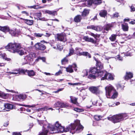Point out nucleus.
I'll return each instance as SVG.
<instances>
[{
  "label": "nucleus",
  "mask_w": 135,
  "mask_h": 135,
  "mask_svg": "<svg viewBox=\"0 0 135 135\" xmlns=\"http://www.w3.org/2000/svg\"><path fill=\"white\" fill-rule=\"evenodd\" d=\"M77 128L75 132L78 133L81 131L83 128V127L81 125L80 123V121L79 120H77L75 121L73 124H71L70 126L67 127L65 128L61 126L58 121L56 122L55 126L49 125L47 127L49 128V132L50 131H53V132H51L50 133H61L64 132H67L69 131L70 129L74 130L76 127Z\"/></svg>",
  "instance_id": "f257e3e1"
},
{
  "label": "nucleus",
  "mask_w": 135,
  "mask_h": 135,
  "mask_svg": "<svg viewBox=\"0 0 135 135\" xmlns=\"http://www.w3.org/2000/svg\"><path fill=\"white\" fill-rule=\"evenodd\" d=\"M5 48L10 52L14 53H17L20 55H22L24 54V49L21 48L20 44L18 43H10Z\"/></svg>",
  "instance_id": "f03ea898"
},
{
  "label": "nucleus",
  "mask_w": 135,
  "mask_h": 135,
  "mask_svg": "<svg viewBox=\"0 0 135 135\" xmlns=\"http://www.w3.org/2000/svg\"><path fill=\"white\" fill-rule=\"evenodd\" d=\"M106 95L107 98L112 99L116 98L118 95V93L114 88L111 85L107 86L105 88Z\"/></svg>",
  "instance_id": "7ed1b4c3"
},
{
  "label": "nucleus",
  "mask_w": 135,
  "mask_h": 135,
  "mask_svg": "<svg viewBox=\"0 0 135 135\" xmlns=\"http://www.w3.org/2000/svg\"><path fill=\"white\" fill-rule=\"evenodd\" d=\"M126 116L127 114L126 113H121L108 117V119L113 123H115L122 120Z\"/></svg>",
  "instance_id": "20e7f679"
},
{
  "label": "nucleus",
  "mask_w": 135,
  "mask_h": 135,
  "mask_svg": "<svg viewBox=\"0 0 135 135\" xmlns=\"http://www.w3.org/2000/svg\"><path fill=\"white\" fill-rule=\"evenodd\" d=\"M34 56V54L32 52L26 56L22 60L23 62V64H25L32 61L33 60V57Z\"/></svg>",
  "instance_id": "39448f33"
},
{
  "label": "nucleus",
  "mask_w": 135,
  "mask_h": 135,
  "mask_svg": "<svg viewBox=\"0 0 135 135\" xmlns=\"http://www.w3.org/2000/svg\"><path fill=\"white\" fill-rule=\"evenodd\" d=\"M87 1L88 4L89 6H91L92 4L96 5L100 4L102 3L101 0H80V1Z\"/></svg>",
  "instance_id": "423d86ee"
},
{
  "label": "nucleus",
  "mask_w": 135,
  "mask_h": 135,
  "mask_svg": "<svg viewBox=\"0 0 135 135\" xmlns=\"http://www.w3.org/2000/svg\"><path fill=\"white\" fill-rule=\"evenodd\" d=\"M114 75L110 73L106 72L104 76L101 78V80L107 79L108 80H112L114 79Z\"/></svg>",
  "instance_id": "0eeeda50"
},
{
  "label": "nucleus",
  "mask_w": 135,
  "mask_h": 135,
  "mask_svg": "<svg viewBox=\"0 0 135 135\" xmlns=\"http://www.w3.org/2000/svg\"><path fill=\"white\" fill-rule=\"evenodd\" d=\"M77 68V65L76 64L74 63L71 65H69V66L66 68V70L67 72L70 73H72L73 72V68L75 71L77 70L76 68Z\"/></svg>",
  "instance_id": "6e6552de"
},
{
  "label": "nucleus",
  "mask_w": 135,
  "mask_h": 135,
  "mask_svg": "<svg viewBox=\"0 0 135 135\" xmlns=\"http://www.w3.org/2000/svg\"><path fill=\"white\" fill-rule=\"evenodd\" d=\"M16 17L18 18V20L20 21H21V22H23L22 21H23L25 23L28 25H31L33 24V20L23 19L17 16H16Z\"/></svg>",
  "instance_id": "1a4fd4ad"
},
{
  "label": "nucleus",
  "mask_w": 135,
  "mask_h": 135,
  "mask_svg": "<svg viewBox=\"0 0 135 135\" xmlns=\"http://www.w3.org/2000/svg\"><path fill=\"white\" fill-rule=\"evenodd\" d=\"M89 90L92 93L97 95L99 94L100 92L98 87L92 86L89 88Z\"/></svg>",
  "instance_id": "9d476101"
},
{
  "label": "nucleus",
  "mask_w": 135,
  "mask_h": 135,
  "mask_svg": "<svg viewBox=\"0 0 135 135\" xmlns=\"http://www.w3.org/2000/svg\"><path fill=\"white\" fill-rule=\"evenodd\" d=\"M91 101L92 102V104L96 106H101L103 102V101L100 98L98 100H96L94 99H93Z\"/></svg>",
  "instance_id": "9b49d317"
},
{
  "label": "nucleus",
  "mask_w": 135,
  "mask_h": 135,
  "mask_svg": "<svg viewBox=\"0 0 135 135\" xmlns=\"http://www.w3.org/2000/svg\"><path fill=\"white\" fill-rule=\"evenodd\" d=\"M57 38L58 40L65 42L66 41V34L63 33L57 34Z\"/></svg>",
  "instance_id": "f8f14e48"
},
{
  "label": "nucleus",
  "mask_w": 135,
  "mask_h": 135,
  "mask_svg": "<svg viewBox=\"0 0 135 135\" xmlns=\"http://www.w3.org/2000/svg\"><path fill=\"white\" fill-rule=\"evenodd\" d=\"M25 72V69H22L21 70H20L18 69H16L13 70L12 72H7V73L10 75L12 74L16 75L21 73H24Z\"/></svg>",
  "instance_id": "ddd939ff"
},
{
  "label": "nucleus",
  "mask_w": 135,
  "mask_h": 135,
  "mask_svg": "<svg viewBox=\"0 0 135 135\" xmlns=\"http://www.w3.org/2000/svg\"><path fill=\"white\" fill-rule=\"evenodd\" d=\"M35 48L37 49L43 50L46 49L45 46L43 44L38 42L35 45Z\"/></svg>",
  "instance_id": "4468645a"
},
{
  "label": "nucleus",
  "mask_w": 135,
  "mask_h": 135,
  "mask_svg": "<svg viewBox=\"0 0 135 135\" xmlns=\"http://www.w3.org/2000/svg\"><path fill=\"white\" fill-rule=\"evenodd\" d=\"M95 60L97 62L96 64V66H97V68L98 70H102L103 69V64L101 63L100 61L98 60L94 57Z\"/></svg>",
  "instance_id": "2eb2a0df"
},
{
  "label": "nucleus",
  "mask_w": 135,
  "mask_h": 135,
  "mask_svg": "<svg viewBox=\"0 0 135 135\" xmlns=\"http://www.w3.org/2000/svg\"><path fill=\"white\" fill-rule=\"evenodd\" d=\"M83 39L86 41L91 42L94 44H95L97 42L96 41L94 40L93 38L89 37L87 36H84Z\"/></svg>",
  "instance_id": "dca6fc26"
},
{
  "label": "nucleus",
  "mask_w": 135,
  "mask_h": 135,
  "mask_svg": "<svg viewBox=\"0 0 135 135\" xmlns=\"http://www.w3.org/2000/svg\"><path fill=\"white\" fill-rule=\"evenodd\" d=\"M50 44L51 46L53 47V48L55 49H59L60 50L61 49V47H60L59 45H57L56 42H55L54 41L51 42H50Z\"/></svg>",
  "instance_id": "f3484780"
},
{
  "label": "nucleus",
  "mask_w": 135,
  "mask_h": 135,
  "mask_svg": "<svg viewBox=\"0 0 135 135\" xmlns=\"http://www.w3.org/2000/svg\"><path fill=\"white\" fill-rule=\"evenodd\" d=\"M25 72L23 73L25 74L26 72L27 73L28 75L30 76H33L35 75V72H34L33 70H25Z\"/></svg>",
  "instance_id": "a211bd4d"
},
{
  "label": "nucleus",
  "mask_w": 135,
  "mask_h": 135,
  "mask_svg": "<svg viewBox=\"0 0 135 135\" xmlns=\"http://www.w3.org/2000/svg\"><path fill=\"white\" fill-rule=\"evenodd\" d=\"M26 97L25 94H20L19 95H16V98L19 101L21 100H23Z\"/></svg>",
  "instance_id": "6ab92c4d"
},
{
  "label": "nucleus",
  "mask_w": 135,
  "mask_h": 135,
  "mask_svg": "<svg viewBox=\"0 0 135 135\" xmlns=\"http://www.w3.org/2000/svg\"><path fill=\"white\" fill-rule=\"evenodd\" d=\"M98 70L97 68H90L89 72L92 74L97 75V73H98Z\"/></svg>",
  "instance_id": "aec40b11"
},
{
  "label": "nucleus",
  "mask_w": 135,
  "mask_h": 135,
  "mask_svg": "<svg viewBox=\"0 0 135 135\" xmlns=\"http://www.w3.org/2000/svg\"><path fill=\"white\" fill-rule=\"evenodd\" d=\"M43 11L44 12L46 13H48L50 15H53L54 16L57 15L56 12L55 11H51L47 10H44Z\"/></svg>",
  "instance_id": "412c9836"
},
{
  "label": "nucleus",
  "mask_w": 135,
  "mask_h": 135,
  "mask_svg": "<svg viewBox=\"0 0 135 135\" xmlns=\"http://www.w3.org/2000/svg\"><path fill=\"white\" fill-rule=\"evenodd\" d=\"M106 73V71H103L102 70H99L98 73H97V76H102L103 75L104 76Z\"/></svg>",
  "instance_id": "4be33fe9"
},
{
  "label": "nucleus",
  "mask_w": 135,
  "mask_h": 135,
  "mask_svg": "<svg viewBox=\"0 0 135 135\" xmlns=\"http://www.w3.org/2000/svg\"><path fill=\"white\" fill-rule=\"evenodd\" d=\"M0 30L4 32H6L9 31V28L7 26L1 27L0 26Z\"/></svg>",
  "instance_id": "5701e85b"
},
{
  "label": "nucleus",
  "mask_w": 135,
  "mask_h": 135,
  "mask_svg": "<svg viewBox=\"0 0 135 135\" xmlns=\"http://www.w3.org/2000/svg\"><path fill=\"white\" fill-rule=\"evenodd\" d=\"M114 23H112L111 24H107L105 26L104 29L105 30L107 31H108L109 30L110 28L113 27Z\"/></svg>",
  "instance_id": "b1692460"
},
{
  "label": "nucleus",
  "mask_w": 135,
  "mask_h": 135,
  "mask_svg": "<svg viewBox=\"0 0 135 135\" xmlns=\"http://www.w3.org/2000/svg\"><path fill=\"white\" fill-rule=\"evenodd\" d=\"M107 14V11L105 10H103L101 11L100 12L99 14L101 17H105Z\"/></svg>",
  "instance_id": "393cba45"
},
{
  "label": "nucleus",
  "mask_w": 135,
  "mask_h": 135,
  "mask_svg": "<svg viewBox=\"0 0 135 135\" xmlns=\"http://www.w3.org/2000/svg\"><path fill=\"white\" fill-rule=\"evenodd\" d=\"M83 55L85 56H88L89 58L91 57V55L87 52H79V55Z\"/></svg>",
  "instance_id": "a878e982"
},
{
  "label": "nucleus",
  "mask_w": 135,
  "mask_h": 135,
  "mask_svg": "<svg viewBox=\"0 0 135 135\" xmlns=\"http://www.w3.org/2000/svg\"><path fill=\"white\" fill-rule=\"evenodd\" d=\"M81 19V17L80 15H78L76 16L74 18V20L75 22H80Z\"/></svg>",
  "instance_id": "bb28decb"
},
{
  "label": "nucleus",
  "mask_w": 135,
  "mask_h": 135,
  "mask_svg": "<svg viewBox=\"0 0 135 135\" xmlns=\"http://www.w3.org/2000/svg\"><path fill=\"white\" fill-rule=\"evenodd\" d=\"M4 106L5 108L8 109H11L13 108V106L12 105L8 103L4 104Z\"/></svg>",
  "instance_id": "cd10ccee"
},
{
  "label": "nucleus",
  "mask_w": 135,
  "mask_h": 135,
  "mask_svg": "<svg viewBox=\"0 0 135 135\" xmlns=\"http://www.w3.org/2000/svg\"><path fill=\"white\" fill-rule=\"evenodd\" d=\"M49 131V130H48L43 128L42 132L40 133L39 135H47Z\"/></svg>",
  "instance_id": "c85d7f7f"
},
{
  "label": "nucleus",
  "mask_w": 135,
  "mask_h": 135,
  "mask_svg": "<svg viewBox=\"0 0 135 135\" xmlns=\"http://www.w3.org/2000/svg\"><path fill=\"white\" fill-rule=\"evenodd\" d=\"M89 75L88 76V78H89L91 79H93L96 78V77H97L96 75L93 74H92L91 73H90L89 72Z\"/></svg>",
  "instance_id": "c756f323"
},
{
  "label": "nucleus",
  "mask_w": 135,
  "mask_h": 135,
  "mask_svg": "<svg viewBox=\"0 0 135 135\" xmlns=\"http://www.w3.org/2000/svg\"><path fill=\"white\" fill-rule=\"evenodd\" d=\"M117 35L115 34H112L109 38V40L112 41H115L116 39V36Z\"/></svg>",
  "instance_id": "7c9ffc66"
},
{
  "label": "nucleus",
  "mask_w": 135,
  "mask_h": 135,
  "mask_svg": "<svg viewBox=\"0 0 135 135\" xmlns=\"http://www.w3.org/2000/svg\"><path fill=\"white\" fill-rule=\"evenodd\" d=\"M88 71L87 69L83 70L81 73L82 76L83 77L87 76L88 75Z\"/></svg>",
  "instance_id": "2f4dec72"
},
{
  "label": "nucleus",
  "mask_w": 135,
  "mask_h": 135,
  "mask_svg": "<svg viewBox=\"0 0 135 135\" xmlns=\"http://www.w3.org/2000/svg\"><path fill=\"white\" fill-rule=\"evenodd\" d=\"M70 98L71 102L74 104H76L77 103V99L72 96H71Z\"/></svg>",
  "instance_id": "473e14b6"
},
{
  "label": "nucleus",
  "mask_w": 135,
  "mask_h": 135,
  "mask_svg": "<svg viewBox=\"0 0 135 135\" xmlns=\"http://www.w3.org/2000/svg\"><path fill=\"white\" fill-rule=\"evenodd\" d=\"M133 74L131 72H127V80L133 78Z\"/></svg>",
  "instance_id": "72a5a7b5"
},
{
  "label": "nucleus",
  "mask_w": 135,
  "mask_h": 135,
  "mask_svg": "<svg viewBox=\"0 0 135 135\" xmlns=\"http://www.w3.org/2000/svg\"><path fill=\"white\" fill-rule=\"evenodd\" d=\"M89 13V11L88 9H84L82 13V15L83 16H85L87 15Z\"/></svg>",
  "instance_id": "f704fd0d"
},
{
  "label": "nucleus",
  "mask_w": 135,
  "mask_h": 135,
  "mask_svg": "<svg viewBox=\"0 0 135 135\" xmlns=\"http://www.w3.org/2000/svg\"><path fill=\"white\" fill-rule=\"evenodd\" d=\"M69 106V105L68 103H61V108H67Z\"/></svg>",
  "instance_id": "c9c22d12"
},
{
  "label": "nucleus",
  "mask_w": 135,
  "mask_h": 135,
  "mask_svg": "<svg viewBox=\"0 0 135 135\" xmlns=\"http://www.w3.org/2000/svg\"><path fill=\"white\" fill-rule=\"evenodd\" d=\"M102 118V117L99 115H95L94 116V118L95 119L97 120H99L101 119V118Z\"/></svg>",
  "instance_id": "e433bc0d"
},
{
  "label": "nucleus",
  "mask_w": 135,
  "mask_h": 135,
  "mask_svg": "<svg viewBox=\"0 0 135 135\" xmlns=\"http://www.w3.org/2000/svg\"><path fill=\"white\" fill-rule=\"evenodd\" d=\"M34 35L37 37H41L44 35V34L42 33H34Z\"/></svg>",
  "instance_id": "4c0bfd02"
},
{
  "label": "nucleus",
  "mask_w": 135,
  "mask_h": 135,
  "mask_svg": "<svg viewBox=\"0 0 135 135\" xmlns=\"http://www.w3.org/2000/svg\"><path fill=\"white\" fill-rule=\"evenodd\" d=\"M68 60L66 58H64L61 60V63L62 64H65L68 62Z\"/></svg>",
  "instance_id": "58836bf2"
},
{
  "label": "nucleus",
  "mask_w": 135,
  "mask_h": 135,
  "mask_svg": "<svg viewBox=\"0 0 135 135\" xmlns=\"http://www.w3.org/2000/svg\"><path fill=\"white\" fill-rule=\"evenodd\" d=\"M74 49L71 48L70 49V52L69 54L68 55V56H70L71 55L74 54Z\"/></svg>",
  "instance_id": "ea45409f"
},
{
  "label": "nucleus",
  "mask_w": 135,
  "mask_h": 135,
  "mask_svg": "<svg viewBox=\"0 0 135 135\" xmlns=\"http://www.w3.org/2000/svg\"><path fill=\"white\" fill-rule=\"evenodd\" d=\"M20 105H21L22 106H24L26 107H34L36 106V105L35 104L32 105H24V104H20Z\"/></svg>",
  "instance_id": "a19ab883"
},
{
  "label": "nucleus",
  "mask_w": 135,
  "mask_h": 135,
  "mask_svg": "<svg viewBox=\"0 0 135 135\" xmlns=\"http://www.w3.org/2000/svg\"><path fill=\"white\" fill-rule=\"evenodd\" d=\"M61 103L59 102H58L54 104V106L56 108L61 107Z\"/></svg>",
  "instance_id": "79ce46f5"
},
{
  "label": "nucleus",
  "mask_w": 135,
  "mask_h": 135,
  "mask_svg": "<svg viewBox=\"0 0 135 135\" xmlns=\"http://www.w3.org/2000/svg\"><path fill=\"white\" fill-rule=\"evenodd\" d=\"M88 33L89 35L93 37H94V38H96V37H97V35H95L91 32H89Z\"/></svg>",
  "instance_id": "37998d69"
},
{
  "label": "nucleus",
  "mask_w": 135,
  "mask_h": 135,
  "mask_svg": "<svg viewBox=\"0 0 135 135\" xmlns=\"http://www.w3.org/2000/svg\"><path fill=\"white\" fill-rule=\"evenodd\" d=\"M39 59L42 60L43 62H45V57H38V59L36 60V61H38Z\"/></svg>",
  "instance_id": "c03bdc74"
},
{
  "label": "nucleus",
  "mask_w": 135,
  "mask_h": 135,
  "mask_svg": "<svg viewBox=\"0 0 135 135\" xmlns=\"http://www.w3.org/2000/svg\"><path fill=\"white\" fill-rule=\"evenodd\" d=\"M75 50L76 51L77 53H78L79 55V52H80L82 51V50L80 48L77 47L76 48Z\"/></svg>",
  "instance_id": "a18cd8bd"
},
{
  "label": "nucleus",
  "mask_w": 135,
  "mask_h": 135,
  "mask_svg": "<svg viewBox=\"0 0 135 135\" xmlns=\"http://www.w3.org/2000/svg\"><path fill=\"white\" fill-rule=\"evenodd\" d=\"M116 59L118 60L122 61L123 58L122 57L120 56L119 55H117L116 57Z\"/></svg>",
  "instance_id": "49530a36"
},
{
  "label": "nucleus",
  "mask_w": 135,
  "mask_h": 135,
  "mask_svg": "<svg viewBox=\"0 0 135 135\" xmlns=\"http://www.w3.org/2000/svg\"><path fill=\"white\" fill-rule=\"evenodd\" d=\"M122 28L123 30L124 31H127V26L123 24H122Z\"/></svg>",
  "instance_id": "de8ad7c7"
},
{
  "label": "nucleus",
  "mask_w": 135,
  "mask_h": 135,
  "mask_svg": "<svg viewBox=\"0 0 135 135\" xmlns=\"http://www.w3.org/2000/svg\"><path fill=\"white\" fill-rule=\"evenodd\" d=\"M119 16V13L117 12H115V13H114L113 15V17H117Z\"/></svg>",
  "instance_id": "09e8293b"
},
{
  "label": "nucleus",
  "mask_w": 135,
  "mask_h": 135,
  "mask_svg": "<svg viewBox=\"0 0 135 135\" xmlns=\"http://www.w3.org/2000/svg\"><path fill=\"white\" fill-rule=\"evenodd\" d=\"M74 110L77 112H80L83 111L82 109H80L78 108H74Z\"/></svg>",
  "instance_id": "8fccbe9b"
},
{
  "label": "nucleus",
  "mask_w": 135,
  "mask_h": 135,
  "mask_svg": "<svg viewBox=\"0 0 135 135\" xmlns=\"http://www.w3.org/2000/svg\"><path fill=\"white\" fill-rule=\"evenodd\" d=\"M47 107L46 106L44 108L38 109V111H39L40 110H45L46 109L47 110Z\"/></svg>",
  "instance_id": "3c124183"
},
{
  "label": "nucleus",
  "mask_w": 135,
  "mask_h": 135,
  "mask_svg": "<svg viewBox=\"0 0 135 135\" xmlns=\"http://www.w3.org/2000/svg\"><path fill=\"white\" fill-rule=\"evenodd\" d=\"M64 89V88H61L58 89L57 90L54 91L53 93H58L59 92L62 91Z\"/></svg>",
  "instance_id": "603ef678"
},
{
  "label": "nucleus",
  "mask_w": 135,
  "mask_h": 135,
  "mask_svg": "<svg viewBox=\"0 0 135 135\" xmlns=\"http://www.w3.org/2000/svg\"><path fill=\"white\" fill-rule=\"evenodd\" d=\"M9 33L11 34L12 36H15L16 33L14 31L11 30L9 31Z\"/></svg>",
  "instance_id": "864d4df0"
},
{
  "label": "nucleus",
  "mask_w": 135,
  "mask_h": 135,
  "mask_svg": "<svg viewBox=\"0 0 135 135\" xmlns=\"http://www.w3.org/2000/svg\"><path fill=\"white\" fill-rule=\"evenodd\" d=\"M6 54L4 53H1L0 54V56L3 59H6Z\"/></svg>",
  "instance_id": "5fc2aeb1"
},
{
  "label": "nucleus",
  "mask_w": 135,
  "mask_h": 135,
  "mask_svg": "<svg viewBox=\"0 0 135 135\" xmlns=\"http://www.w3.org/2000/svg\"><path fill=\"white\" fill-rule=\"evenodd\" d=\"M129 7L131 9V12H133L135 11V8L134 6H129Z\"/></svg>",
  "instance_id": "6e6d98bb"
},
{
  "label": "nucleus",
  "mask_w": 135,
  "mask_h": 135,
  "mask_svg": "<svg viewBox=\"0 0 135 135\" xmlns=\"http://www.w3.org/2000/svg\"><path fill=\"white\" fill-rule=\"evenodd\" d=\"M12 135H21L20 132H14L12 133Z\"/></svg>",
  "instance_id": "4d7b16f0"
},
{
  "label": "nucleus",
  "mask_w": 135,
  "mask_h": 135,
  "mask_svg": "<svg viewBox=\"0 0 135 135\" xmlns=\"http://www.w3.org/2000/svg\"><path fill=\"white\" fill-rule=\"evenodd\" d=\"M31 8H33L35 9H38V8H41V7H38L37 6H32L30 7Z\"/></svg>",
  "instance_id": "13d9d810"
},
{
  "label": "nucleus",
  "mask_w": 135,
  "mask_h": 135,
  "mask_svg": "<svg viewBox=\"0 0 135 135\" xmlns=\"http://www.w3.org/2000/svg\"><path fill=\"white\" fill-rule=\"evenodd\" d=\"M51 35V33H49L48 32L46 33L44 35L47 37H49Z\"/></svg>",
  "instance_id": "bf43d9fd"
},
{
  "label": "nucleus",
  "mask_w": 135,
  "mask_h": 135,
  "mask_svg": "<svg viewBox=\"0 0 135 135\" xmlns=\"http://www.w3.org/2000/svg\"><path fill=\"white\" fill-rule=\"evenodd\" d=\"M91 29L95 30L96 31H97V27L94 26V25H91Z\"/></svg>",
  "instance_id": "052dcab7"
},
{
  "label": "nucleus",
  "mask_w": 135,
  "mask_h": 135,
  "mask_svg": "<svg viewBox=\"0 0 135 135\" xmlns=\"http://www.w3.org/2000/svg\"><path fill=\"white\" fill-rule=\"evenodd\" d=\"M62 73V71H61V70H60L59 71L56 73H55V75H56V76H58V75H60V74H61Z\"/></svg>",
  "instance_id": "680f3d73"
},
{
  "label": "nucleus",
  "mask_w": 135,
  "mask_h": 135,
  "mask_svg": "<svg viewBox=\"0 0 135 135\" xmlns=\"http://www.w3.org/2000/svg\"><path fill=\"white\" fill-rule=\"evenodd\" d=\"M21 13L22 14H24L27 16H28L29 15V14L26 11H22L21 12Z\"/></svg>",
  "instance_id": "e2e57ef3"
},
{
  "label": "nucleus",
  "mask_w": 135,
  "mask_h": 135,
  "mask_svg": "<svg viewBox=\"0 0 135 135\" xmlns=\"http://www.w3.org/2000/svg\"><path fill=\"white\" fill-rule=\"evenodd\" d=\"M78 83H69L68 84L69 85H78Z\"/></svg>",
  "instance_id": "0e129e2a"
},
{
  "label": "nucleus",
  "mask_w": 135,
  "mask_h": 135,
  "mask_svg": "<svg viewBox=\"0 0 135 135\" xmlns=\"http://www.w3.org/2000/svg\"><path fill=\"white\" fill-rule=\"evenodd\" d=\"M111 45L112 46L115 47H116L117 45V44L116 42L114 43H111Z\"/></svg>",
  "instance_id": "69168bd1"
},
{
  "label": "nucleus",
  "mask_w": 135,
  "mask_h": 135,
  "mask_svg": "<svg viewBox=\"0 0 135 135\" xmlns=\"http://www.w3.org/2000/svg\"><path fill=\"white\" fill-rule=\"evenodd\" d=\"M133 35H129L128 37H127V38H128V39H130L131 38H132L133 37Z\"/></svg>",
  "instance_id": "338daca9"
},
{
  "label": "nucleus",
  "mask_w": 135,
  "mask_h": 135,
  "mask_svg": "<svg viewBox=\"0 0 135 135\" xmlns=\"http://www.w3.org/2000/svg\"><path fill=\"white\" fill-rule=\"evenodd\" d=\"M8 124H9L8 122H6L5 123H4L3 126H4L6 127L8 125Z\"/></svg>",
  "instance_id": "774afa93"
}]
</instances>
